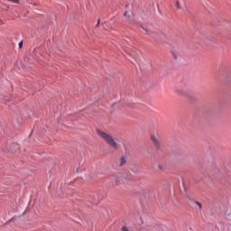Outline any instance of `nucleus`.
Instances as JSON below:
<instances>
[{"label":"nucleus","mask_w":231,"mask_h":231,"mask_svg":"<svg viewBox=\"0 0 231 231\" xmlns=\"http://www.w3.org/2000/svg\"><path fill=\"white\" fill-rule=\"evenodd\" d=\"M189 199H190V200H192V199H191V198H189Z\"/></svg>","instance_id":"2eb2a0df"},{"label":"nucleus","mask_w":231,"mask_h":231,"mask_svg":"<svg viewBox=\"0 0 231 231\" xmlns=\"http://www.w3.org/2000/svg\"><path fill=\"white\" fill-rule=\"evenodd\" d=\"M125 180V173L119 172L116 175V183L117 185L124 183Z\"/></svg>","instance_id":"f03ea898"},{"label":"nucleus","mask_w":231,"mask_h":231,"mask_svg":"<svg viewBox=\"0 0 231 231\" xmlns=\"http://www.w3.org/2000/svg\"><path fill=\"white\" fill-rule=\"evenodd\" d=\"M175 6H176V8H178V9H181V5H180V3L179 1H176Z\"/></svg>","instance_id":"1a4fd4ad"},{"label":"nucleus","mask_w":231,"mask_h":231,"mask_svg":"<svg viewBox=\"0 0 231 231\" xmlns=\"http://www.w3.org/2000/svg\"><path fill=\"white\" fill-rule=\"evenodd\" d=\"M18 46H19V49H22L23 46V42L21 41V42L18 43Z\"/></svg>","instance_id":"9b49d317"},{"label":"nucleus","mask_w":231,"mask_h":231,"mask_svg":"<svg viewBox=\"0 0 231 231\" xmlns=\"http://www.w3.org/2000/svg\"><path fill=\"white\" fill-rule=\"evenodd\" d=\"M7 1L13 2V4H19L20 3L19 0H7Z\"/></svg>","instance_id":"f8f14e48"},{"label":"nucleus","mask_w":231,"mask_h":231,"mask_svg":"<svg viewBox=\"0 0 231 231\" xmlns=\"http://www.w3.org/2000/svg\"><path fill=\"white\" fill-rule=\"evenodd\" d=\"M99 25H100V19H98L97 26H99Z\"/></svg>","instance_id":"ddd939ff"},{"label":"nucleus","mask_w":231,"mask_h":231,"mask_svg":"<svg viewBox=\"0 0 231 231\" xmlns=\"http://www.w3.org/2000/svg\"><path fill=\"white\" fill-rule=\"evenodd\" d=\"M138 231H161L160 228L153 226H143Z\"/></svg>","instance_id":"7ed1b4c3"},{"label":"nucleus","mask_w":231,"mask_h":231,"mask_svg":"<svg viewBox=\"0 0 231 231\" xmlns=\"http://www.w3.org/2000/svg\"><path fill=\"white\" fill-rule=\"evenodd\" d=\"M193 202L197 210H202V203L199 202V200H193Z\"/></svg>","instance_id":"423d86ee"},{"label":"nucleus","mask_w":231,"mask_h":231,"mask_svg":"<svg viewBox=\"0 0 231 231\" xmlns=\"http://www.w3.org/2000/svg\"><path fill=\"white\" fill-rule=\"evenodd\" d=\"M122 231H131V230H129V228H127V226H122V229H121Z\"/></svg>","instance_id":"9d476101"},{"label":"nucleus","mask_w":231,"mask_h":231,"mask_svg":"<svg viewBox=\"0 0 231 231\" xmlns=\"http://www.w3.org/2000/svg\"><path fill=\"white\" fill-rule=\"evenodd\" d=\"M151 140L153 142V143H154L156 146H159V145H160V141H159V139H157V137H155V136H151Z\"/></svg>","instance_id":"6e6552de"},{"label":"nucleus","mask_w":231,"mask_h":231,"mask_svg":"<svg viewBox=\"0 0 231 231\" xmlns=\"http://www.w3.org/2000/svg\"><path fill=\"white\" fill-rule=\"evenodd\" d=\"M141 28H143V30L147 32V31H146V29L143 27V25H141Z\"/></svg>","instance_id":"4468645a"},{"label":"nucleus","mask_w":231,"mask_h":231,"mask_svg":"<svg viewBox=\"0 0 231 231\" xmlns=\"http://www.w3.org/2000/svg\"><path fill=\"white\" fill-rule=\"evenodd\" d=\"M127 14H128V12H127V11L125 12L124 15H125V17H126V21L129 22L130 23H132L133 25H134V24H135L134 21H133V20L130 18V16H127Z\"/></svg>","instance_id":"0eeeda50"},{"label":"nucleus","mask_w":231,"mask_h":231,"mask_svg":"<svg viewBox=\"0 0 231 231\" xmlns=\"http://www.w3.org/2000/svg\"><path fill=\"white\" fill-rule=\"evenodd\" d=\"M125 163H127V159L125 158V156H121V158L119 159V167L125 166Z\"/></svg>","instance_id":"39448f33"},{"label":"nucleus","mask_w":231,"mask_h":231,"mask_svg":"<svg viewBox=\"0 0 231 231\" xmlns=\"http://www.w3.org/2000/svg\"><path fill=\"white\" fill-rule=\"evenodd\" d=\"M175 92L180 94V96H185V87L181 88V87H177L175 88Z\"/></svg>","instance_id":"20e7f679"},{"label":"nucleus","mask_w":231,"mask_h":231,"mask_svg":"<svg viewBox=\"0 0 231 231\" xmlns=\"http://www.w3.org/2000/svg\"><path fill=\"white\" fill-rule=\"evenodd\" d=\"M97 134L99 137L102 138L113 149H118V143L115 141V138L111 134L103 132V130H97Z\"/></svg>","instance_id":"f257e3e1"}]
</instances>
